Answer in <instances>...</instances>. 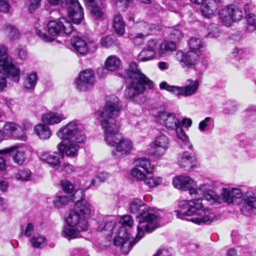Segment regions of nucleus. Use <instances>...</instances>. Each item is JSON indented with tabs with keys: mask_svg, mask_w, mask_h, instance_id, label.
Wrapping results in <instances>:
<instances>
[{
	"mask_svg": "<svg viewBox=\"0 0 256 256\" xmlns=\"http://www.w3.org/2000/svg\"><path fill=\"white\" fill-rule=\"evenodd\" d=\"M23 128L25 130H28L31 129L32 126V124L28 120H24L22 123Z\"/></svg>",
	"mask_w": 256,
	"mask_h": 256,
	"instance_id": "69168bd1",
	"label": "nucleus"
},
{
	"mask_svg": "<svg viewBox=\"0 0 256 256\" xmlns=\"http://www.w3.org/2000/svg\"><path fill=\"white\" fill-rule=\"evenodd\" d=\"M79 142H70V140H62L58 146L59 151L62 154L69 157H75L78 156L80 146Z\"/></svg>",
	"mask_w": 256,
	"mask_h": 256,
	"instance_id": "412c9836",
	"label": "nucleus"
},
{
	"mask_svg": "<svg viewBox=\"0 0 256 256\" xmlns=\"http://www.w3.org/2000/svg\"><path fill=\"white\" fill-rule=\"evenodd\" d=\"M62 170L68 174L71 173L75 170L73 166L69 163H65L62 167Z\"/></svg>",
	"mask_w": 256,
	"mask_h": 256,
	"instance_id": "bf43d9fd",
	"label": "nucleus"
},
{
	"mask_svg": "<svg viewBox=\"0 0 256 256\" xmlns=\"http://www.w3.org/2000/svg\"><path fill=\"white\" fill-rule=\"evenodd\" d=\"M0 30L4 35L10 40H16L20 38V34L18 30L13 25L4 24Z\"/></svg>",
	"mask_w": 256,
	"mask_h": 256,
	"instance_id": "cd10ccee",
	"label": "nucleus"
},
{
	"mask_svg": "<svg viewBox=\"0 0 256 256\" xmlns=\"http://www.w3.org/2000/svg\"><path fill=\"white\" fill-rule=\"evenodd\" d=\"M131 174L138 180H140L144 181V179L146 177L144 172H142L140 168L136 166L132 170Z\"/></svg>",
	"mask_w": 256,
	"mask_h": 256,
	"instance_id": "603ef678",
	"label": "nucleus"
},
{
	"mask_svg": "<svg viewBox=\"0 0 256 256\" xmlns=\"http://www.w3.org/2000/svg\"><path fill=\"white\" fill-rule=\"evenodd\" d=\"M8 48L4 44L0 45V90L6 86V78L15 82L20 80V70L12 56L8 55Z\"/></svg>",
	"mask_w": 256,
	"mask_h": 256,
	"instance_id": "423d86ee",
	"label": "nucleus"
},
{
	"mask_svg": "<svg viewBox=\"0 0 256 256\" xmlns=\"http://www.w3.org/2000/svg\"><path fill=\"white\" fill-rule=\"evenodd\" d=\"M32 176L30 170L28 168L19 170L16 174L15 178L18 180L26 182L30 180Z\"/></svg>",
	"mask_w": 256,
	"mask_h": 256,
	"instance_id": "58836bf2",
	"label": "nucleus"
},
{
	"mask_svg": "<svg viewBox=\"0 0 256 256\" xmlns=\"http://www.w3.org/2000/svg\"><path fill=\"white\" fill-rule=\"evenodd\" d=\"M120 222L123 226L122 228L125 229L126 226L130 228L133 224V220L130 216H124L120 220Z\"/></svg>",
	"mask_w": 256,
	"mask_h": 256,
	"instance_id": "864d4df0",
	"label": "nucleus"
},
{
	"mask_svg": "<svg viewBox=\"0 0 256 256\" xmlns=\"http://www.w3.org/2000/svg\"><path fill=\"white\" fill-rule=\"evenodd\" d=\"M181 128L184 126V128H189L192 124V120L189 118H184L180 122Z\"/></svg>",
	"mask_w": 256,
	"mask_h": 256,
	"instance_id": "680f3d73",
	"label": "nucleus"
},
{
	"mask_svg": "<svg viewBox=\"0 0 256 256\" xmlns=\"http://www.w3.org/2000/svg\"><path fill=\"white\" fill-rule=\"evenodd\" d=\"M96 77L94 72L90 69L82 71L76 79L75 86L78 91L86 92L89 90L94 84Z\"/></svg>",
	"mask_w": 256,
	"mask_h": 256,
	"instance_id": "4468645a",
	"label": "nucleus"
},
{
	"mask_svg": "<svg viewBox=\"0 0 256 256\" xmlns=\"http://www.w3.org/2000/svg\"><path fill=\"white\" fill-rule=\"evenodd\" d=\"M158 54V43L156 40H152L148 41L147 46L143 48L137 58L139 62H146L154 58V56Z\"/></svg>",
	"mask_w": 256,
	"mask_h": 256,
	"instance_id": "6ab92c4d",
	"label": "nucleus"
},
{
	"mask_svg": "<svg viewBox=\"0 0 256 256\" xmlns=\"http://www.w3.org/2000/svg\"><path fill=\"white\" fill-rule=\"evenodd\" d=\"M169 146L168 138L163 134H160L151 144L150 153L156 156H161L165 154Z\"/></svg>",
	"mask_w": 256,
	"mask_h": 256,
	"instance_id": "f3484780",
	"label": "nucleus"
},
{
	"mask_svg": "<svg viewBox=\"0 0 256 256\" xmlns=\"http://www.w3.org/2000/svg\"><path fill=\"white\" fill-rule=\"evenodd\" d=\"M184 36L182 28L180 26H174L172 28L170 33V37L172 40L175 41H178L183 38Z\"/></svg>",
	"mask_w": 256,
	"mask_h": 256,
	"instance_id": "c03bdc74",
	"label": "nucleus"
},
{
	"mask_svg": "<svg viewBox=\"0 0 256 256\" xmlns=\"http://www.w3.org/2000/svg\"><path fill=\"white\" fill-rule=\"evenodd\" d=\"M60 185L64 192L69 194V196L74 195V200L76 195H80V200L76 202L74 210L68 213L66 218L67 225L62 232V236L70 240L77 238L80 232L88 230V218L91 214L92 206L84 198L85 194L83 190H78L74 193V186L68 180H62Z\"/></svg>",
	"mask_w": 256,
	"mask_h": 256,
	"instance_id": "7ed1b4c3",
	"label": "nucleus"
},
{
	"mask_svg": "<svg viewBox=\"0 0 256 256\" xmlns=\"http://www.w3.org/2000/svg\"><path fill=\"white\" fill-rule=\"evenodd\" d=\"M122 76L130 79L126 82L124 92L126 98L133 99L138 104L144 102L146 100L144 96H140L139 100H135V98L144 93L146 86L152 89L154 86L153 82L142 73L136 64L133 62L130 63L128 68L125 70Z\"/></svg>",
	"mask_w": 256,
	"mask_h": 256,
	"instance_id": "20e7f679",
	"label": "nucleus"
},
{
	"mask_svg": "<svg viewBox=\"0 0 256 256\" xmlns=\"http://www.w3.org/2000/svg\"><path fill=\"white\" fill-rule=\"evenodd\" d=\"M177 160L180 167L186 170H192L196 164V158L188 152L178 154Z\"/></svg>",
	"mask_w": 256,
	"mask_h": 256,
	"instance_id": "b1692460",
	"label": "nucleus"
},
{
	"mask_svg": "<svg viewBox=\"0 0 256 256\" xmlns=\"http://www.w3.org/2000/svg\"><path fill=\"white\" fill-rule=\"evenodd\" d=\"M70 48L81 55L88 52H94L98 48V45L93 40L84 41L79 37H73L70 39Z\"/></svg>",
	"mask_w": 256,
	"mask_h": 256,
	"instance_id": "ddd939ff",
	"label": "nucleus"
},
{
	"mask_svg": "<svg viewBox=\"0 0 256 256\" xmlns=\"http://www.w3.org/2000/svg\"><path fill=\"white\" fill-rule=\"evenodd\" d=\"M48 32L51 36L60 34L70 35L73 30L71 22L64 17H62L58 20H50L47 24Z\"/></svg>",
	"mask_w": 256,
	"mask_h": 256,
	"instance_id": "f8f14e48",
	"label": "nucleus"
},
{
	"mask_svg": "<svg viewBox=\"0 0 256 256\" xmlns=\"http://www.w3.org/2000/svg\"><path fill=\"white\" fill-rule=\"evenodd\" d=\"M237 255V251L234 248H230L228 250L226 256H236Z\"/></svg>",
	"mask_w": 256,
	"mask_h": 256,
	"instance_id": "774afa93",
	"label": "nucleus"
},
{
	"mask_svg": "<svg viewBox=\"0 0 256 256\" xmlns=\"http://www.w3.org/2000/svg\"><path fill=\"white\" fill-rule=\"evenodd\" d=\"M56 135L62 140L73 142H84L86 139L83 128L77 120L71 121L61 127Z\"/></svg>",
	"mask_w": 256,
	"mask_h": 256,
	"instance_id": "1a4fd4ad",
	"label": "nucleus"
},
{
	"mask_svg": "<svg viewBox=\"0 0 256 256\" xmlns=\"http://www.w3.org/2000/svg\"><path fill=\"white\" fill-rule=\"evenodd\" d=\"M220 30L216 24H211L208 28L207 36L210 38H217L220 36Z\"/></svg>",
	"mask_w": 256,
	"mask_h": 256,
	"instance_id": "de8ad7c7",
	"label": "nucleus"
},
{
	"mask_svg": "<svg viewBox=\"0 0 256 256\" xmlns=\"http://www.w3.org/2000/svg\"><path fill=\"white\" fill-rule=\"evenodd\" d=\"M158 67L160 70H164L168 69L169 66L166 62H160L158 63Z\"/></svg>",
	"mask_w": 256,
	"mask_h": 256,
	"instance_id": "338daca9",
	"label": "nucleus"
},
{
	"mask_svg": "<svg viewBox=\"0 0 256 256\" xmlns=\"http://www.w3.org/2000/svg\"><path fill=\"white\" fill-rule=\"evenodd\" d=\"M157 120L168 130L176 131L181 127L180 121L174 113L158 112L155 115Z\"/></svg>",
	"mask_w": 256,
	"mask_h": 256,
	"instance_id": "2eb2a0df",
	"label": "nucleus"
},
{
	"mask_svg": "<svg viewBox=\"0 0 256 256\" xmlns=\"http://www.w3.org/2000/svg\"><path fill=\"white\" fill-rule=\"evenodd\" d=\"M256 210V195L251 192H246L242 200L240 210L246 216H250Z\"/></svg>",
	"mask_w": 256,
	"mask_h": 256,
	"instance_id": "a211bd4d",
	"label": "nucleus"
},
{
	"mask_svg": "<svg viewBox=\"0 0 256 256\" xmlns=\"http://www.w3.org/2000/svg\"><path fill=\"white\" fill-rule=\"evenodd\" d=\"M218 15L222 23L229 26L233 22L240 20L244 16V12L238 5L230 4L221 10Z\"/></svg>",
	"mask_w": 256,
	"mask_h": 256,
	"instance_id": "9b49d317",
	"label": "nucleus"
},
{
	"mask_svg": "<svg viewBox=\"0 0 256 256\" xmlns=\"http://www.w3.org/2000/svg\"><path fill=\"white\" fill-rule=\"evenodd\" d=\"M4 134H8L15 138L24 140L25 134L21 127L14 122H6L3 126Z\"/></svg>",
	"mask_w": 256,
	"mask_h": 256,
	"instance_id": "5701e85b",
	"label": "nucleus"
},
{
	"mask_svg": "<svg viewBox=\"0 0 256 256\" xmlns=\"http://www.w3.org/2000/svg\"><path fill=\"white\" fill-rule=\"evenodd\" d=\"M176 49V45L174 42L164 40L161 44H158V54L160 56L175 51Z\"/></svg>",
	"mask_w": 256,
	"mask_h": 256,
	"instance_id": "473e14b6",
	"label": "nucleus"
},
{
	"mask_svg": "<svg viewBox=\"0 0 256 256\" xmlns=\"http://www.w3.org/2000/svg\"><path fill=\"white\" fill-rule=\"evenodd\" d=\"M74 195L66 196L62 194H56L53 204L56 208H62L67 205L70 201H74Z\"/></svg>",
	"mask_w": 256,
	"mask_h": 256,
	"instance_id": "c85d7f7f",
	"label": "nucleus"
},
{
	"mask_svg": "<svg viewBox=\"0 0 256 256\" xmlns=\"http://www.w3.org/2000/svg\"><path fill=\"white\" fill-rule=\"evenodd\" d=\"M130 212L138 214L136 219L138 237L141 239L146 232H151L159 226L160 216L152 208L147 206L141 200L134 198L130 204Z\"/></svg>",
	"mask_w": 256,
	"mask_h": 256,
	"instance_id": "39448f33",
	"label": "nucleus"
},
{
	"mask_svg": "<svg viewBox=\"0 0 256 256\" xmlns=\"http://www.w3.org/2000/svg\"><path fill=\"white\" fill-rule=\"evenodd\" d=\"M125 26L122 15L120 14H116L113 20V27L116 32L120 36L124 35L125 33Z\"/></svg>",
	"mask_w": 256,
	"mask_h": 256,
	"instance_id": "f704fd0d",
	"label": "nucleus"
},
{
	"mask_svg": "<svg viewBox=\"0 0 256 256\" xmlns=\"http://www.w3.org/2000/svg\"><path fill=\"white\" fill-rule=\"evenodd\" d=\"M116 220L114 218L110 217L104 219L98 227L100 231L109 230L112 231L116 226Z\"/></svg>",
	"mask_w": 256,
	"mask_h": 256,
	"instance_id": "e433bc0d",
	"label": "nucleus"
},
{
	"mask_svg": "<svg viewBox=\"0 0 256 256\" xmlns=\"http://www.w3.org/2000/svg\"><path fill=\"white\" fill-rule=\"evenodd\" d=\"M36 134L40 139L47 140L52 136V132L50 128L44 124H36L34 128Z\"/></svg>",
	"mask_w": 256,
	"mask_h": 256,
	"instance_id": "72a5a7b5",
	"label": "nucleus"
},
{
	"mask_svg": "<svg viewBox=\"0 0 256 256\" xmlns=\"http://www.w3.org/2000/svg\"><path fill=\"white\" fill-rule=\"evenodd\" d=\"M115 36L113 35H108L102 38L100 44L102 47L108 48L112 46L115 44Z\"/></svg>",
	"mask_w": 256,
	"mask_h": 256,
	"instance_id": "ea45409f",
	"label": "nucleus"
},
{
	"mask_svg": "<svg viewBox=\"0 0 256 256\" xmlns=\"http://www.w3.org/2000/svg\"><path fill=\"white\" fill-rule=\"evenodd\" d=\"M8 187V182L6 180H0V190L5 192Z\"/></svg>",
	"mask_w": 256,
	"mask_h": 256,
	"instance_id": "0e129e2a",
	"label": "nucleus"
},
{
	"mask_svg": "<svg viewBox=\"0 0 256 256\" xmlns=\"http://www.w3.org/2000/svg\"><path fill=\"white\" fill-rule=\"evenodd\" d=\"M176 58L183 68H194L198 70L199 76H201L202 72L206 68L208 63L206 60L201 58L194 50H190L186 53L178 50L176 54Z\"/></svg>",
	"mask_w": 256,
	"mask_h": 256,
	"instance_id": "6e6552de",
	"label": "nucleus"
},
{
	"mask_svg": "<svg viewBox=\"0 0 256 256\" xmlns=\"http://www.w3.org/2000/svg\"><path fill=\"white\" fill-rule=\"evenodd\" d=\"M174 188L184 190H188L189 194L194 198L190 200H182L178 203V210L174 211L178 218L183 219L185 216H191L186 219L198 224H209L217 218L214 214L204 208L202 198L213 205L219 204L224 202L222 196H219L212 189L211 184H200L198 188H194V181L188 176H176L172 182Z\"/></svg>",
	"mask_w": 256,
	"mask_h": 256,
	"instance_id": "f257e3e1",
	"label": "nucleus"
},
{
	"mask_svg": "<svg viewBox=\"0 0 256 256\" xmlns=\"http://www.w3.org/2000/svg\"><path fill=\"white\" fill-rule=\"evenodd\" d=\"M122 65L120 59L114 55L109 56L105 62V66L106 70L114 71L120 68Z\"/></svg>",
	"mask_w": 256,
	"mask_h": 256,
	"instance_id": "c9c22d12",
	"label": "nucleus"
},
{
	"mask_svg": "<svg viewBox=\"0 0 256 256\" xmlns=\"http://www.w3.org/2000/svg\"><path fill=\"white\" fill-rule=\"evenodd\" d=\"M134 165L138 168H142L146 174L152 172L154 166L152 164L149 159L145 158H140L134 161Z\"/></svg>",
	"mask_w": 256,
	"mask_h": 256,
	"instance_id": "7c9ffc66",
	"label": "nucleus"
},
{
	"mask_svg": "<svg viewBox=\"0 0 256 256\" xmlns=\"http://www.w3.org/2000/svg\"><path fill=\"white\" fill-rule=\"evenodd\" d=\"M34 230V225L32 223H28L24 231V234L26 237L31 236Z\"/></svg>",
	"mask_w": 256,
	"mask_h": 256,
	"instance_id": "4d7b16f0",
	"label": "nucleus"
},
{
	"mask_svg": "<svg viewBox=\"0 0 256 256\" xmlns=\"http://www.w3.org/2000/svg\"><path fill=\"white\" fill-rule=\"evenodd\" d=\"M148 36V33H137L134 35L132 34L130 38L132 40L133 42L136 46H140L144 42L145 37Z\"/></svg>",
	"mask_w": 256,
	"mask_h": 256,
	"instance_id": "8fccbe9b",
	"label": "nucleus"
},
{
	"mask_svg": "<svg viewBox=\"0 0 256 256\" xmlns=\"http://www.w3.org/2000/svg\"><path fill=\"white\" fill-rule=\"evenodd\" d=\"M214 122V119L210 116L206 117L200 121L198 124V129L201 132H204L209 130L212 123Z\"/></svg>",
	"mask_w": 256,
	"mask_h": 256,
	"instance_id": "a18cd8bd",
	"label": "nucleus"
},
{
	"mask_svg": "<svg viewBox=\"0 0 256 256\" xmlns=\"http://www.w3.org/2000/svg\"><path fill=\"white\" fill-rule=\"evenodd\" d=\"M220 194L223 198L224 202L227 204H234L237 199L243 198V194L241 190L237 188H222Z\"/></svg>",
	"mask_w": 256,
	"mask_h": 256,
	"instance_id": "4be33fe9",
	"label": "nucleus"
},
{
	"mask_svg": "<svg viewBox=\"0 0 256 256\" xmlns=\"http://www.w3.org/2000/svg\"><path fill=\"white\" fill-rule=\"evenodd\" d=\"M122 106L121 102L114 96L106 102L103 110L96 112L98 120L104 132V140L108 145L115 148L112 154L116 158L130 154L134 146L130 139L123 138L119 134L120 126L115 118L119 116Z\"/></svg>",
	"mask_w": 256,
	"mask_h": 256,
	"instance_id": "f03ea898",
	"label": "nucleus"
},
{
	"mask_svg": "<svg viewBox=\"0 0 256 256\" xmlns=\"http://www.w3.org/2000/svg\"><path fill=\"white\" fill-rule=\"evenodd\" d=\"M177 138L180 140V146L183 148H188L190 150L194 149L188 136L186 134L184 130L180 127L175 131Z\"/></svg>",
	"mask_w": 256,
	"mask_h": 256,
	"instance_id": "2f4dec72",
	"label": "nucleus"
},
{
	"mask_svg": "<svg viewBox=\"0 0 256 256\" xmlns=\"http://www.w3.org/2000/svg\"><path fill=\"white\" fill-rule=\"evenodd\" d=\"M42 0H26V4L30 12L32 14L39 7Z\"/></svg>",
	"mask_w": 256,
	"mask_h": 256,
	"instance_id": "3c124183",
	"label": "nucleus"
},
{
	"mask_svg": "<svg viewBox=\"0 0 256 256\" xmlns=\"http://www.w3.org/2000/svg\"><path fill=\"white\" fill-rule=\"evenodd\" d=\"M47 2L53 6L60 4V12L67 14L74 24H80L84 18L83 9L78 0H47Z\"/></svg>",
	"mask_w": 256,
	"mask_h": 256,
	"instance_id": "0eeeda50",
	"label": "nucleus"
},
{
	"mask_svg": "<svg viewBox=\"0 0 256 256\" xmlns=\"http://www.w3.org/2000/svg\"><path fill=\"white\" fill-rule=\"evenodd\" d=\"M140 239H138V234L135 240L130 237V234L127 232L124 228H121L120 232L114 240L115 246H121L122 251L124 254H128L133 246Z\"/></svg>",
	"mask_w": 256,
	"mask_h": 256,
	"instance_id": "dca6fc26",
	"label": "nucleus"
},
{
	"mask_svg": "<svg viewBox=\"0 0 256 256\" xmlns=\"http://www.w3.org/2000/svg\"><path fill=\"white\" fill-rule=\"evenodd\" d=\"M46 242V238L40 234L35 235L31 238L32 245L35 248H40Z\"/></svg>",
	"mask_w": 256,
	"mask_h": 256,
	"instance_id": "79ce46f5",
	"label": "nucleus"
},
{
	"mask_svg": "<svg viewBox=\"0 0 256 256\" xmlns=\"http://www.w3.org/2000/svg\"><path fill=\"white\" fill-rule=\"evenodd\" d=\"M11 153L14 162L18 165H22L26 160L24 150L18 146H12L0 150V154Z\"/></svg>",
	"mask_w": 256,
	"mask_h": 256,
	"instance_id": "aec40b11",
	"label": "nucleus"
},
{
	"mask_svg": "<svg viewBox=\"0 0 256 256\" xmlns=\"http://www.w3.org/2000/svg\"><path fill=\"white\" fill-rule=\"evenodd\" d=\"M38 80L37 74L35 72L30 73L25 79L24 86L27 89H34Z\"/></svg>",
	"mask_w": 256,
	"mask_h": 256,
	"instance_id": "4c0bfd02",
	"label": "nucleus"
},
{
	"mask_svg": "<svg viewBox=\"0 0 256 256\" xmlns=\"http://www.w3.org/2000/svg\"><path fill=\"white\" fill-rule=\"evenodd\" d=\"M10 9L8 0H0V11L3 12H7Z\"/></svg>",
	"mask_w": 256,
	"mask_h": 256,
	"instance_id": "6e6d98bb",
	"label": "nucleus"
},
{
	"mask_svg": "<svg viewBox=\"0 0 256 256\" xmlns=\"http://www.w3.org/2000/svg\"><path fill=\"white\" fill-rule=\"evenodd\" d=\"M139 27L144 32L143 34L148 33V36L150 34V32L152 30H159L160 27L154 24H148L145 22H141L140 23Z\"/></svg>",
	"mask_w": 256,
	"mask_h": 256,
	"instance_id": "49530a36",
	"label": "nucleus"
},
{
	"mask_svg": "<svg viewBox=\"0 0 256 256\" xmlns=\"http://www.w3.org/2000/svg\"><path fill=\"white\" fill-rule=\"evenodd\" d=\"M188 84L183 86H170L166 82H162L160 84V89H164L174 95L180 96H189L194 94L199 86L198 80H193L189 79L187 80Z\"/></svg>",
	"mask_w": 256,
	"mask_h": 256,
	"instance_id": "9d476101",
	"label": "nucleus"
},
{
	"mask_svg": "<svg viewBox=\"0 0 256 256\" xmlns=\"http://www.w3.org/2000/svg\"><path fill=\"white\" fill-rule=\"evenodd\" d=\"M88 10L91 15L95 18H102L104 12L102 8L95 2V0H86Z\"/></svg>",
	"mask_w": 256,
	"mask_h": 256,
	"instance_id": "c756f323",
	"label": "nucleus"
},
{
	"mask_svg": "<svg viewBox=\"0 0 256 256\" xmlns=\"http://www.w3.org/2000/svg\"><path fill=\"white\" fill-rule=\"evenodd\" d=\"M36 34L44 42H50L54 40V38L48 36L45 32L42 30L36 28Z\"/></svg>",
	"mask_w": 256,
	"mask_h": 256,
	"instance_id": "5fc2aeb1",
	"label": "nucleus"
},
{
	"mask_svg": "<svg viewBox=\"0 0 256 256\" xmlns=\"http://www.w3.org/2000/svg\"><path fill=\"white\" fill-rule=\"evenodd\" d=\"M154 256H172L169 251L166 249L158 250Z\"/></svg>",
	"mask_w": 256,
	"mask_h": 256,
	"instance_id": "e2e57ef3",
	"label": "nucleus"
},
{
	"mask_svg": "<svg viewBox=\"0 0 256 256\" xmlns=\"http://www.w3.org/2000/svg\"><path fill=\"white\" fill-rule=\"evenodd\" d=\"M4 104L10 110H11L14 104V100L10 98H4Z\"/></svg>",
	"mask_w": 256,
	"mask_h": 256,
	"instance_id": "052dcab7",
	"label": "nucleus"
},
{
	"mask_svg": "<svg viewBox=\"0 0 256 256\" xmlns=\"http://www.w3.org/2000/svg\"><path fill=\"white\" fill-rule=\"evenodd\" d=\"M66 118L62 114L54 112L44 114L42 117V121L44 124L52 125L59 124Z\"/></svg>",
	"mask_w": 256,
	"mask_h": 256,
	"instance_id": "a878e982",
	"label": "nucleus"
},
{
	"mask_svg": "<svg viewBox=\"0 0 256 256\" xmlns=\"http://www.w3.org/2000/svg\"><path fill=\"white\" fill-rule=\"evenodd\" d=\"M162 182V178L157 176H146L144 179V183L149 188H152L157 186Z\"/></svg>",
	"mask_w": 256,
	"mask_h": 256,
	"instance_id": "a19ab883",
	"label": "nucleus"
},
{
	"mask_svg": "<svg viewBox=\"0 0 256 256\" xmlns=\"http://www.w3.org/2000/svg\"><path fill=\"white\" fill-rule=\"evenodd\" d=\"M110 176V174L106 172H101L99 173L96 177L91 180L90 184L87 188H89L92 186L96 185V179H98L100 182H104L108 180Z\"/></svg>",
	"mask_w": 256,
	"mask_h": 256,
	"instance_id": "37998d69",
	"label": "nucleus"
},
{
	"mask_svg": "<svg viewBox=\"0 0 256 256\" xmlns=\"http://www.w3.org/2000/svg\"><path fill=\"white\" fill-rule=\"evenodd\" d=\"M188 46L192 50H199L204 47V44L200 38H192L190 40Z\"/></svg>",
	"mask_w": 256,
	"mask_h": 256,
	"instance_id": "09e8293b",
	"label": "nucleus"
},
{
	"mask_svg": "<svg viewBox=\"0 0 256 256\" xmlns=\"http://www.w3.org/2000/svg\"><path fill=\"white\" fill-rule=\"evenodd\" d=\"M18 54L21 60H25L27 58V51L26 50L21 47L17 48Z\"/></svg>",
	"mask_w": 256,
	"mask_h": 256,
	"instance_id": "13d9d810",
	"label": "nucleus"
},
{
	"mask_svg": "<svg viewBox=\"0 0 256 256\" xmlns=\"http://www.w3.org/2000/svg\"><path fill=\"white\" fill-rule=\"evenodd\" d=\"M40 159L56 169L60 167V155L57 153L52 154L48 152L44 153L40 156Z\"/></svg>",
	"mask_w": 256,
	"mask_h": 256,
	"instance_id": "bb28decb",
	"label": "nucleus"
},
{
	"mask_svg": "<svg viewBox=\"0 0 256 256\" xmlns=\"http://www.w3.org/2000/svg\"><path fill=\"white\" fill-rule=\"evenodd\" d=\"M222 4L221 0H206L200 6L202 15L206 18H210Z\"/></svg>",
	"mask_w": 256,
	"mask_h": 256,
	"instance_id": "393cba45",
	"label": "nucleus"
}]
</instances>
